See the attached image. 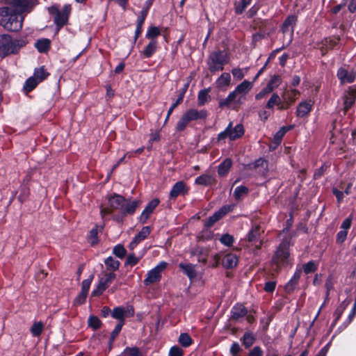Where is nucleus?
Segmentation results:
<instances>
[{"label": "nucleus", "mask_w": 356, "mask_h": 356, "mask_svg": "<svg viewBox=\"0 0 356 356\" xmlns=\"http://www.w3.org/2000/svg\"><path fill=\"white\" fill-rule=\"evenodd\" d=\"M7 6L0 8V24L9 31H19L23 24L25 12H30L31 4L29 0H6Z\"/></svg>", "instance_id": "nucleus-1"}, {"label": "nucleus", "mask_w": 356, "mask_h": 356, "mask_svg": "<svg viewBox=\"0 0 356 356\" xmlns=\"http://www.w3.org/2000/svg\"><path fill=\"white\" fill-rule=\"evenodd\" d=\"M207 116V112L204 110L198 111L191 108L183 114L177 124V130L182 131L186 127L188 124L193 120L205 119Z\"/></svg>", "instance_id": "nucleus-2"}, {"label": "nucleus", "mask_w": 356, "mask_h": 356, "mask_svg": "<svg viewBox=\"0 0 356 356\" xmlns=\"http://www.w3.org/2000/svg\"><path fill=\"white\" fill-rule=\"evenodd\" d=\"M227 54L221 51L211 53L207 62L209 70L211 72L222 70L224 65L227 63Z\"/></svg>", "instance_id": "nucleus-3"}, {"label": "nucleus", "mask_w": 356, "mask_h": 356, "mask_svg": "<svg viewBox=\"0 0 356 356\" xmlns=\"http://www.w3.org/2000/svg\"><path fill=\"white\" fill-rule=\"evenodd\" d=\"M289 243L286 241L281 243L278 247L274 257H273V262L277 266L286 264L289 262Z\"/></svg>", "instance_id": "nucleus-4"}, {"label": "nucleus", "mask_w": 356, "mask_h": 356, "mask_svg": "<svg viewBox=\"0 0 356 356\" xmlns=\"http://www.w3.org/2000/svg\"><path fill=\"white\" fill-rule=\"evenodd\" d=\"M167 263L161 261L154 268L147 273L146 278L144 280V284L146 286L159 282L161 278L162 272L166 268Z\"/></svg>", "instance_id": "nucleus-5"}, {"label": "nucleus", "mask_w": 356, "mask_h": 356, "mask_svg": "<svg viewBox=\"0 0 356 356\" xmlns=\"http://www.w3.org/2000/svg\"><path fill=\"white\" fill-rule=\"evenodd\" d=\"M13 40L8 34L0 35V57L4 58L10 54H14Z\"/></svg>", "instance_id": "nucleus-6"}, {"label": "nucleus", "mask_w": 356, "mask_h": 356, "mask_svg": "<svg viewBox=\"0 0 356 356\" xmlns=\"http://www.w3.org/2000/svg\"><path fill=\"white\" fill-rule=\"evenodd\" d=\"M300 92L295 89L287 90L286 89L282 95L283 100V105L281 106V108L288 109L298 99Z\"/></svg>", "instance_id": "nucleus-7"}, {"label": "nucleus", "mask_w": 356, "mask_h": 356, "mask_svg": "<svg viewBox=\"0 0 356 356\" xmlns=\"http://www.w3.org/2000/svg\"><path fill=\"white\" fill-rule=\"evenodd\" d=\"M297 22V17L294 15H289L284 20L282 26V31L284 35L286 33H289V38L288 40V44L292 40V35L294 31V26Z\"/></svg>", "instance_id": "nucleus-8"}, {"label": "nucleus", "mask_w": 356, "mask_h": 356, "mask_svg": "<svg viewBox=\"0 0 356 356\" xmlns=\"http://www.w3.org/2000/svg\"><path fill=\"white\" fill-rule=\"evenodd\" d=\"M234 208L233 205H225L222 207L218 211L215 212L213 216L209 217L207 221L205 226L207 227H212L215 222L221 219L225 214L232 211Z\"/></svg>", "instance_id": "nucleus-9"}, {"label": "nucleus", "mask_w": 356, "mask_h": 356, "mask_svg": "<svg viewBox=\"0 0 356 356\" xmlns=\"http://www.w3.org/2000/svg\"><path fill=\"white\" fill-rule=\"evenodd\" d=\"M159 204V200L158 198H154L150 201L140 214L139 221L143 224L145 223Z\"/></svg>", "instance_id": "nucleus-10"}, {"label": "nucleus", "mask_w": 356, "mask_h": 356, "mask_svg": "<svg viewBox=\"0 0 356 356\" xmlns=\"http://www.w3.org/2000/svg\"><path fill=\"white\" fill-rule=\"evenodd\" d=\"M190 254L191 257H197L198 262L206 264L209 254V250L206 248L197 246L191 249Z\"/></svg>", "instance_id": "nucleus-11"}, {"label": "nucleus", "mask_w": 356, "mask_h": 356, "mask_svg": "<svg viewBox=\"0 0 356 356\" xmlns=\"http://www.w3.org/2000/svg\"><path fill=\"white\" fill-rule=\"evenodd\" d=\"M179 267L191 280H193L199 276L196 265L190 263H180Z\"/></svg>", "instance_id": "nucleus-12"}, {"label": "nucleus", "mask_w": 356, "mask_h": 356, "mask_svg": "<svg viewBox=\"0 0 356 356\" xmlns=\"http://www.w3.org/2000/svg\"><path fill=\"white\" fill-rule=\"evenodd\" d=\"M151 228L149 226L143 227L140 232L129 243V248L133 250L138 243L145 240L150 234Z\"/></svg>", "instance_id": "nucleus-13"}, {"label": "nucleus", "mask_w": 356, "mask_h": 356, "mask_svg": "<svg viewBox=\"0 0 356 356\" xmlns=\"http://www.w3.org/2000/svg\"><path fill=\"white\" fill-rule=\"evenodd\" d=\"M337 76L342 84L352 83L355 81L356 74L351 70L348 71L344 67H341L337 72Z\"/></svg>", "instance_id": "nucleus-14"}, {"label": "nucleus", "mask_w": 356, "mask_h": 356, "mask_svg": "<svg viewBox=\"0 0 356 356\" xmlns=\"http://www.w3.org/2000/svg\"><path fill=\"white\" fill-rule=\"evenodd\" d=\"M188 191V188L184 181H177L172 186L170 192V197L175 199L179 195H185Z\"/></svg>", "instance_id": "nucleus-15"}, {"label": "nucleus", "mask_w": 356, "mask_h": 356, "mask_svg": "<svg viewBox=\"0 0 356 356\" xmlns=\"http://www.w3.org/2000/svg\"><path fill=\"white\" fill-rule=\"evenodd\" d=\"M125 199L121 195H114L108 199V204L113 209H121L124 208Z\"/></svg>", "instance_id": "nucleus-16"}, {"label": "nucleus", "mask_w": 356, "mask_h": 356, "mask_svg": "<svg viewBox=\"0 0 356 356\" xmlns=\"http://www.w3.org/2000/svg\"><path fill=\"white\" fill-rule=\"evenodd\" d=\"M238 263L237 257L232 253L227 254L222 259V266L226 268H234Z\"/></svg>", "instance_id": "nucleus-17"}, {"label": "nucleus", "mask_w": 356, "mask_h": 356, "mask_svg": "<svg viewBox=\"0 0 356 356\" xmlns=\"http://www.w3.org/2000/svg\"><path fill=\"white\" fill-rule=\"evenodd\" d=\"M238 94L236 92V90H234L233 92L229 94L227 98L222 99L219 102V106H229L232 103L236 101L238 102L240 100V97L238 98Z\"/></svg>", "instance_id": "nucleus-18"}, {"label": "nucleus", "mask_w": 356, "mask_h": 356, "mask_svg": "<svg viewBox=\"0 0 356 356\" xmlns=\"http://www.w3.org/2000/svg\"><path fill=\"white\" fill-rule=\"evenodd\" d=\"M312 104L310 102H303L299 104L296 113L298 117L303 118L311 111Z\"/></svg>", "instance_id": "nucleus-19"}, {"label": "nucleus", "mask_w": 356, "mask_h": 356, "mask_svg": "<svg viewBox=\"0 0 356 356\" xmlns=\"http://www.w3.org/2000/svg\"><path fill=\"white\" fill-rule=\"evenodd\" d=\"M246 315L247 310L242 305H237L232 309V317L233 319L238 320Z\"/></svg>", "instance_id": "nucleus-20"}, {"label": "nucleus", "mask_w": 356, "mask_h": 356, "mask_svg": "<svg viewBox=\"0 0 356 356\" xmlns=\"http://www.w3.org/2000/svg\"><path fill=\"white\" fill-rule=\"evenodd\" d=\"M252 88V83L248 81H243L241 83L237 86L235 90L239 96L245 95Z\"/></svg>", "instance_id": "nucleus-21"}, {"label": "nucleus", "mask_w": 356, "mask_h": 356, "mask_svg": "<svg viewBox=\"0 0 356 356\" xmlns=\"http://www.w3.org/2000/svg\"><path fill=\"white\" fill-rule=\"evenodd\" d=\"M275 105L277 106L279 110H285V108H281V106L283 105V100H281L280 97L277 93H273L271 97L268 101L266 108H272Z\"/></svg>", "instance_id": "nucleus-22"}, {"label": "nucleus", "mask_w": 356, "mask_h": 356, "mask_svg": "<svg viewBox=\"0 0 356 356\" xmlns=\"http://www.w3.org/2000/svg\"><path fill=\"white\" fill-rule=\"evenodd\" d=\"M241 340L243 346L248 348L254 343L256 340V336L253 332L247 331L245 332Z\"/></svg>", "instance_id": "nucleus-23"}, {"label": "nucleus", "mask_w": 356, "mask_h": 356, "mask_svg": "<svg viewBox=\"0 0 356 356\" xmlns=\"http://www.w3.org/2000/svg\"><path fill=\"white\" fill-rule=\"evenodd\" d=\"M51 41L49 39L44 38L38 40L35 44V47L37 48L39 52L44 53L47 52L50 47Z\"/></svg>", "instance_id": "nucleus-24"}, {"label": "nucleus", "mask_w": 356, "mask_h": 356, "mask_svg": "<svg viewBox=\"0 0 356 356\" xmlns=\"http://www.w3.org/2000/svg\"><path fill=\"white\" fill-rule=\"evenodd\" d=\"M210 90V88H206L204 90H201L198 92L197 102L199 106L204 105L211 99V97L209 95Z\"/></svg>", "instance_id": "nucleus-25"}, {"label": "nucleus", "mask_w": 356, "mask_h": 356, "mask_svg": "<svg viewBox=\"0 0 356 356\" xmlns=\"http://www.w3.org/2000/svg\"><path fill=\"white\" fill-rule=\"evenodd\" d=\"M68 16L66 13L58 11L54 17V22L58 27V29L63 26L67 22Z\"/></svg>", "instance_id": "nucleus-26"}, {"label": "nucleus", "mask_w": 356, "mask_h": 356, "mask_svg": "<svg viewBox=\"0 0 356 356\" xmlns=\"http://www.w3.org/2000/svg\"><path fill=\"white\" fill-rule=\"evenodd\" d=\"M128 312V309H125L121 307H118L113 309L112 312V316L114 318L119 320L120 321L124 322V317L127 316Z\"/></svg>", "instance_id": "nucleus-27"}, {"label": "nucleus", "mask_w": 356, "mask_h": 356, "mask_svg": "<svg viewBox=\"0 0 356 356\" xmlns=\"http://www.w3.org/2000/svg\"><path fill=\"white\" fill-rule=\"evenodd\" d=\"M138 201L136 200L131 201L125 200L124 208H122V211L126 213H133L138 207Z\"/></svg>", "instance_id": "nucleus-28"}, {"label": "nucleus", "mask_w": 356, "mask_h": 356, "mask_svg": "<svg viewBox=\"0 0 356 356\" xmlns=\"http://www.w3.org/2000/svg\"><path fill=\"white\" fill-rule=\"evenodd\" d=\"M156 48L157 42L155 40H152L143 50V54L145 57L149 58L154 54Z\"/></svg>", "instance_id": "nucleus-29"}, {"label": "nucleus", "mask_w": 356, "mask_h": 356, "mask_svg": "<svg viewBox=\"0 0 356 356\" xmlns=\"http://www.w3.org/2000/svg\"><path fill=\"white\" fill-rule=\"evenodd\" d=\"M214 179L209 175H203L196 178L195 183L199 185L208 186L213 184Z\"/></svg>", "instance_id": "nucleus-30"}, {"label": "nucleus", "mask_w": 356, "mask_h": 356, "mask_svg": "<svg viewBox=\"0 0 356 356\" xmlns=\"http://www.w3.org/2000/svg\"><path fill=\"white\" fill-rule=\"evenodd\" d=\"M232 129V122H229L225 130L220 134H244V128L242 124H238Z\"/></svg>", "instance_id": "nucleus-31"}, {"label": "nucleus", "mask_w": 356, "mask_h": 356, "mask_svg": "<svg viewBox=\"0 0 356 356\" xmlns=\"http://www.w3.org/2000/svg\"><path fill=\"white\" fill-rule=\"evenodd\" d=\"M232 161L229 159H226L218 167V174L220 176H225L228 172L232 166Z\"/></svg>", "instance_id": "nucleus-32"}, {"label": "nucleus", "mask_w": 356, "mask_h": 356, "mask_svg": "<svg viewBox=\"0 0 356 356\" xmlns=\"http://www.w3.org/2000/svg\"><path fill=\"white\" fill-rule=\"evenodd\" d=\"M49 74L46 72L44 67H40L35 69L33 76L35 77V79H36V80L40 83L47 79Z\"/></svg>", "instance_id": "nucleus-33"}, {"label": "nucleus", "mask_w": 356, "mask_h": 356, "mask_svg": "<svg viewBox=\"0 0 356 356\" xmlns=\"http://www.w3.org/2000/svg\"><path fill=\"white\" fill-rule=\"evenodd\" d=\"M231 81V76L229 73H222L218 79L216 84L218 87L227 86L229 85Z\"/></svg>", "instance_id": "nucleus-34"}, {"label": "nucleus", "mask_w": 356, "mask_h": 356, "mask_svg": "<svg viewBox=\"0 0 356 356\" xmlns=\"http://www.w3.org/2000/svg\"><path fill=\"white\" fill-rule=\"evenodd\" d=\"M355 95H356V90H350L348 92V95H346L345 101H344V104H345L346 110H347L349 108H350L351 106L353 104V103L355 102Z\"/></svg>", "instance_id": "nucleus-35"}, {"label": "nucleus", "mask_w": 356, "mask_h": 356, "mask_svg": "<svg viewBox=\"0 0 356 356\" xmlns=\"http://www.w3.org/2000/svg\"><path fill=\"white\" fill-rule=\"evenodd\" d=\"M119 356H142L141 352L136 347L127 348Z\"/></svg>", "instance_id": "nucleus-36"}, {"label": "nucleus", "mask_w": 356, "mask_h": 356, "mask_svg": "<svg viewBox=\"0 0 356 356\" xmlns=\"http://www.w3.org/2000/svg\"><path fill=\"white\" fill-rule=\"evenodd\" d=\"M38 83H39L38 81H37L36 79H35V77L31 76L26 81L24 86V89L27 92H29L33 90L36 87V86L38 84Z\"/></svg>", "instance_id": "nucleus-37"}, {"label": "nucleus", "mask_w": 356, "mask_h": 356, "mask_svg": "<svg viewBox=\"0 0 356 356\" xmlns=\"http://www.w3.org/2000/svg\"><path fill=\"white\" fill-rule=\"evenodd\" d=\"M105 264L107 268L113 270H118L120 266L119 261L113 259L112 257H109L105 260Z\"/></svg>", "instance_id": "nucleus-38"}, {"label": "nucleus", "mask_w": 356, "mask_h": 356, "mask_svg": "<svg viewBox=\"0 0 356 356\" xmlns=\"http://www.w3.org/2000/svg\"><path fill=\"white\" fill-rule=\"evenodd\" d=\"M179 343L184 347H188L192 343V339L187 333H182L179 337Z\"/></svg>", "instance_id": "nucleus-39"}, {"label": "nucleus", "mask_w": 356, "mask_h": 356, "mask_svg": "<svg viewBox=\"0 0 356 356\" xmlns=\"http://www.w3.org/2000/svg\"><path fill=\"white\" fill-rule=\"evenodd\" d=\"M353 187L352 181H341L339 185V189L343 191L346 195H348L351 193V188Z\"/></svg>", "instance_id": "nucleus-40"}, {"label": "nucleus", "mask_w": 356, "mask_h": 356, "mask_svg": "<svg viewBox=\"0 0 356 356\" xmlns=\"http://www.w3.org/2000/svg\"><path fill=\"white\" fill-rule=\"evenodd\" d=\"M115 278V275L113 273H110L106 274L104 277H102L99 280L101 284H103L104 286L107 289L108 285L113 281Z\"/></svg>", "instance_id": "nucleus-41"}, {"label": "nucleus", "mask_w": 356, "mask_h": 356, "mask_svg": "<svg viewBox=\"0 0 356 356\" xmlns=\"http://www.w3.org/2000/svg\"><path fill=\"white\" fill-rule=\"evenodd\" d=\"M281 83V78L278 75H274L272 76L270 80L267 84V87H270V90L273 91L275 88H277Z\"/></svg>", "instance_id": "nucleus-42"}, {"label": "nucleus", "mask_w": 356, "mask_h": 356, "mask_svg": "<svg viewBox=\"0 0 356 356\" xmlns=\"http://www.w3.org/2000/svg\"><path fill=\"white\" fill-rule=\"evenodd\" d=\"M43 330V324L41 322L35 323L31 328V334L33 337L39 336Z\"/></svg>", "instance_id": "nucleus-43"}, {"label": "nucleus", "mask_w": 356, "mask_h": 356, "mask_svg": "<svg viewBox=\"0 0 356 356\" xmlns=\"http://www.w3.org/2000/svg\"><path fill=\"white\" fill-rule=\"evenodd\" d=\"M248 192V189L247 187L244 186H240L235 188L234 191V195L236 199H240L245 195H246Z\"/></svg>", "instance_id": "nucleus-44"}, {"label": "nucleus", "mask_w": 356, "mask_h": 356, "mask_svg": "<svg viewBox=\"0 0 356 356\" xmlns=\"http://www.w3.org/2000/svg\"><path fill=\"white\" fill-rule=\"evenodd\" d=\"M252 0H242L241 2L236 4L235 11L237 14H241L249 6Z\"/></svg>", "instance_id": "nucleus-45"}, {"label": "nucleus", "mask_w": 356, "mask_h": 356, "mask_svg": "<svg viewBox=\"0 0 356 356\" xmlns=\"http://www.w3.org/2000/svg\"><path fill=\"white\" fill-rule=\"evenodd\" d=\"M259 234V227L257 226L253 227L248 233V241L250 242L256 241L258 239Z\"/></svg>", "instance_id": "nucleus-46"}, {"label": "nucleus", "mask_w": 356, "mask_h": 356, "mask_svg": "<svg viewBox=\"0 0 356 356\" xmlns=\"http://www.w3.org/2000/svg\"><path fill=\"white\" fill-rule=\"evenodd\" d=\"M160 34V29L158 27L151 26L146 34V37L152 40H154V38Z\"/></svg>", "instance_id": "nucleus-47"}, {"label": "nucleus", "mask_w": 356, "mask_h": 356, "mask_svg": "<svg viewBox=\"0 0 356 356\" xmlns=\"http://www.w3.org/2000/svg\"><path fill=\"white\" fill-rule=\"evenodd\" d=\"M113 253L118 257L122 259L126 254V250L121 245H115L113 250Z\"/></svg>", "instance_id": "nucleus-48"}, {"label": "nucleus", "mask_w": 356, "mask_h": 356, "mask_svg": "<svg viewBox=\"0 0 356 356\" xmlns=\"http://www.w3.org/2000/svg\"><path fill=\"white\" fill-rule=\"evenodd\" d=\"M123 325H124L123 321H119V323L117 324V325L115 326V327L114 328L113 331L111 333V339H110L111 343L113 342V341L115 340L116 337L118 335V334L120 333V332L122 330Z\"/></svg>", "instance_id": "nucleus-49"}, {"label": "nucleus", "mask_w": 356, "mask_h": 356, "mask_svg": "<svg viewBox=\"0 0 356 356\" xmlns=\"http://www.w3.org/2000/svg\"><path fill=\"white\" fill-rule=\"evenodd\" d=\"M27 42L24 39L13 40L14 54L18 53L19 50L26 44Z\"/></svg>", "instance_id": "nucleus-50"}, {"label": "nucleus", "mask_w": 356, "mask_h": 356, "mask_svg": "<svg viewBox=\"0 0 356 356\" xmlns=\"http://www.w3.org/2000/svg\"><path fill=\"white\" fill-rule=\"evenodd\" d=\"M220 241L227 246H230L234 242V238L232 236L227 234L221 236Z\"/></svg>", "instance_id": "nucleus-51"}, {"label": "nucleus", "mask_w": 356, "mask_h": 356, "mask_svg": "<svg viewBox=\"0 0 356 356\" xmlns=\"http://www.w3.org/2000/svg\"><path fill=\"white\" fill-rule=\"evenodd\" d=\"M88 325L90 327L96 330L100 327L101 323L99 319L96 316H90L88 318Z\"/></svg>", "instance_id": "nucleus-52"}, {"label": "nucleus", "mask_w": 356, "mask_h": 356, "mask_svg": "<svg viewBox=\"0 0 356 356\" xmlns=\"http://www.w3.org/2000/svg\"><path fill=\"white\" fill-rule=\"evenodd\" d=\"M348 235V231L341 230L337 234L336 241L339 244H342L346 239Z\"/></svg>", "instance_id": "nucleus-53"}, {"label": "nucleus", "mask_w": 356, "mask_h": 356, "mask_svg": "<svg viewBox=\"0 0 356 356\" xmlns=\"http://www.w3.org/2000/svg\"><path fill=\"white\" fill-rule=\"evenodd\" d=\"M88 240L92 245H95L97 242V228H93L90 230Z\"/></svg>", "instance_id": "nucleus-54"}, {"label": "nucleus", "mask_w": 356, "mask_h": 356, "mask_svg": "<svg viewBox=\"0 0 356 356\" xmlns=\"http://www.w3.org/2000/svg\"><path fill=\"white\" fill-rule=\"evenodd\" d=\"M282 135H275L272 143L270 144L269 149L274 150L282 142Z\"/></svg>", "instance_id": "nucleus-55"}, {"label": "nucleus", "mask_w": 356, "mask_h": 356, "mask_svg": "<svg viewBox=\"0 0 356 356\" xmlns=\"http://www.w3.org/2000/svg\"><path fill=\"white\" fill-rule=\"evenodd\" d=\"M140 259V257H136L134 254H131L128 255L125 264L129 266H134L138 263Z\"/></svg>", "instance_id": "nucleus-56"}, {"label": "nucleus", "mask_w": 356, "mask_h": 356, "mask_svg": "<svg viewBox=\"0 0 356 356\" xmlns=\"http://www.w3.org/2000/svg\"><path fill=\"white\" fill-rule=\"evenodd\" d=\"M92 276H91L88 279L84 280L82 282L81 291L84 292V293L88 294L89 289H90V284L92 282Z\"/></svg>", "instance_id": "nucleus-57"}, {"label": "nucleus", "mask_w": 356, "mask_h": 356, "mask_svg": "<svg viewBox=\"0 0 356 356\" xmlns=\"http://www.w3.org/2000/svg\"><path fill=\"white\" fill-rule=\"evenodd\" d=\"M303 268H304L305 273L306 274H309V273H313L316 270V266L314 262L309 261L304 266Z\"/></svg>", "instance_id": "nucleus-58"}, {"label": "nucleus", "mask_w": 356, "mask_h": 356, "mask_svg": "<svg viewBox=\"0 0 356 356\" xmlns=\"http://www.w3.org/2000/svg\"><path fill=\"white\" fill-rule=\"evenodd\" d=\"M169 356H183V350L179 346H172L169 351Z\"/></svg>", "instance_id": "nucleus-59"}, {"label": "nucleus", "mask_w": 356, "mask_h": 356, "mask_svg": "<svg viewBox=\"0 0 356 356\" xmlns=\"http://www.w3.org/2000/svg\"><path fill=\"white\" fill-rule=\"evenodd\" d=\"M352 216L350 215L348 217H347L341 225V229L343 230L348 231V229L350 228L352 225Z\"/></svg>", "instance_id": "nucleus-60"}, {"label": "nucleus", "mask_w": 356, "mask_h": 356, "mask_svg": "<svg viewBox=\"0 0 356 356\" xmlns=\"http://www.w3.org/2000/svg\"><path fill=\"white\" fill-rule=\"evenodd\" d=\"M271 92L272 90H270V87L266 86L258 94L256 95L255 98L257 99H261L264 98L267 94H269Z\"/></svg>", "instance_id": "nucleus-61"}, {"label": "nucleus", "mask_w": 356, "mask_h": 356, "mask_svg": "<svg viewBox=\"0 0 356 356\" xmlns=\"http://www.w3.org/2000/svg\"><path fill=\"white\" fill-rule=\"evenodd\" d=\"M87 293L81 291L77 297L74 299V303L76 305H81L83 304L86 299Z\"/></svg>", "instance_id": "nucleus-62"}, {"label": "nucleus", "mask_w": 356, "mask_h": 356, "mask_svg": "<svg viewBox=\"0 0 356 356\" xmlns=\"http://www.w3.org/2000/svg\"><path fill=\"white\" fill-rule=\"evenodd\" d=\"M356 315V309L353 307L351 309V312L348 314V316L346 319V321L343 323V325L345 327H346L354 319L355 316Z\"/></svg>", "instance_id": "nucleus-63"}, {"label": "nucleus", "mask_w": 356, "mask_h": 356, "mask_svg": "<svg viewBox=\"0 0 356 356\" xmlns=\"http://www.w3.org/2000/svg\"><path fill=\"white\" fill-rule=\"evenodd\" d=\"M264 353L259 346L254 347L248 353V356H263Z\"/></svg>", "instance_id": "nucleus-64"}]
</instances>
